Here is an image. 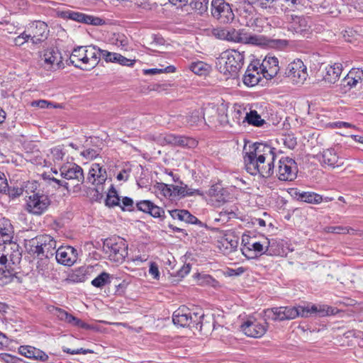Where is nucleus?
<instances>
[{"label": "nucleus", "instance_id": "33", "mask_svg": "<svg viewBox=\"0 0 363 363\" xmlns=\"http://www.w3.org/2000/svg\"><path fill=\"white\" fill-rule=\"evenodd\" d=\"M169 212L174 219H178L191 224H196L198 223H201V221H199L196 216L191 214L187 210L174 209L169 211Z\"/></svg>", "mask_w": 363, "mask_h": 363}, {"label": "nucleus", "instance_id": "58", "mask_svg": "<svg viewBox=\"0 0 363 363\" xmlns=\"http://www.w3.org/2000/svg\"><path fill=\"white\" fill-rule=\"evenodd\" d=\"M51 154L52 155L53 160L55 162H58L62 160L65 152H63V150L62 147L57 146L51 149Z\"/></svg>", "mask_w": 363, "mask_h": 363}, {"label": "nucleus", "instance_id": "14", "mask_svg": "<svg viewBox=\"0 0 363 363\" xmlns=\"http://www.w3.org/2000/svg\"><path fill=\"white\" fill-rule=\"evenodd\" d=\"M156 141L163 145H173L189 147L194 146L196 143L192 138L174 134H161L157 137Z\"/></svg>", "mask_w": 363, "mask_h": 363}, {"label": "nucleus", "instance_id": "62", "mask_svg": "<svg viewBox=\"0 0 363 363\" xmlns=\"http://www.w3.org/2000/svg\"><path fill=\"white\" fill-rule=\"evenodd\" d=\"M284 144L289 149H294L297 145L296 138L293 135H288L284 138Z\"/></svg>", "mask_w": 363, "mask_h": 363}, {"label": "nucleus", "instance_id": "19", "mask_svg": "<svg viewBox=\"0 0 363 363\" xmlns=\"http://www.w3.org/2000/svg\"><path fill=\"white\" fill-rule=\"evenodd\" d=\"M61 53L58 50L53 48H48L44 51L41 57L42 66L47 70H51L55 67H60L62 63Z\"/></svg>", "mask_w": 363, "mask_h": 363}, {"label": "nucleus", "instance_id": "6", "mask_svg": "<svg viewBox=\"0 0 363 363\" xmlns=\"http://www.w3.org/2000/svg\"><path fill=\"white\" fill-rule=\"evenodd\" d=\"M103 250L110 260L117 263L123 262L128 255V245L125 240L120 237L106 238L103 242Z\"/></svg>", "mask_w": 363, "mask_h": 363}, {"label": "nucleus", "instance_id": "53", "mask_svg": "<svg viewBox=\"0 0 363 363\" xmlns=\"http://www.w3.org/2000/svg\"><path fill=\"white\" fill-rule=\"evenodd\" d=\"M123 211H133L135 209L133 200L128 196L122 199V205L119 206Z\"/></svg>", "mask_w": 363, "mask_h": 363}, {"label": "nucleus", "instance_id": "24", "mask_svg": "<svg viewBox=\"0 0 363 363\" xmlns=\"http://www.w3.org/2000/svg\"><path fill=\"white\" fill-rule=\"evenodd\" d=\"M259 62L251 63L244 75L243 82L248 86H253L259 83L261 79V72L259 68Z\"/></svg>", "mask_w": 363, "mask_h": 363}, {"label": "nucleus", "instance_id": "51", "mask_svg": "<svg viewBox=\"0 0 363 363\" xmlns=\"http://www.w3.org/2000/svg\"><path fill=\"white\" fill-rule=\"evenodd\" d=\"M113 59L114 62L123 66L133 67L135 63V60L128 59L119 53H117L116 58Z\"/></svg>", "mask_w": 363, "mask_h": 363}, {"label": "nucleus", "instance_id": "40", "mask_svg": "<svg viewBox=\"0 0 363 363\" xmlns=\"http://www.w3.org/2000/svg\"><path fill=\"white\" fill-rule=\"evenodd\" d=\"M178 185H169L164 183H158L157 189L162 194V195L167 198H174L178 196L176 192V187Z\"/></svg>", "mask_w": 363, "mask_h": 363}, {"label": "nucleus", "instance_id": "25", "mask_svg": "<svg viewBox=\"0 0 363 363\" xmlns=\"http://www.w3.org/2000/svg\"><path fill=\"white\" fill-rule=\"evenodd\" d=\"M69 63L77 68L87 70L86 65V46H79L74 48L69 59Z\"/></svg>", "mask_w": 363, "mask_h": 363}, {"label": "nucleus", "instance_id": "9", "mask_svg": "<svg viewBox=\"0 0 363 363\" xmlns=\"http://www.w3.org/2000/svg\"><path fill=\"white\" fill-rule=\"evenodd\" d=\"M51 204L49 196L42 193H34L26 200V210L35 216H41L47 211Z\"/></svg>", "mask_w": 363, "mask_h": 363}, {"label": "nucleus", "instance_id": "21", "mask_svg": "<svg viewBox=\"0 0 363 363\" xmlns=\"http://www.w3.org/2000/svg\"><path fill=\"white\" fill-rule=\"evenodd\" d=\"M50 312L60 320L65 321L71 325L77 326L84 329L89 328V325L86 323L60 308L52 306L50 309Z\"/></svg>", "mask_w": 363, "mask_h": 363}, {"label": "nucleus", "instance_id": "15", "mask_svg": "<svg viewBox=\"0 0 363 363\" xmlns=\"http://www.w3.org/2000/svg\"><path fill=\"white\" fill-rule=\"evenodd\" d=\"M311 28L310 17L304 16L291 15L289 20V30L296 33L305 35L309 33Z\"/></svg>", "mask_w": 363, "mask_h": 363}, {"label": "nucleus", "instance_id": "47", "mask_svg": "<svg viewBox=\"0 0 363 363\" xmlns=\"http://www.w3.org/2000/svg\"><path fill=\"white\" fill-rule=\"evenodd\" d=\"M110 278L111 276L108 273L103 272L91 281V284L96 288H102L111 283Z\"/></svg>", "mask_w": 363, "mask_h": 363}, {"label": "nucleus", "instance_id": "30", "mask_svg": "<svg viewBox=\"0 0 363 363\" xmlns=\"http://www.w3.org/2000/svg\"><path fill=\"white\" fill-rule=\"evenodd\" d=\"M267 18L263 17L261 14L257 13L253 18H250L248 21H245V26L251 28L254 31L261 33L268 26Z\"/></svg>", "mask_w": 363, "mask_h": 363}, {"label": "nucleus", "instance_id": "26", "mask_svg": "<svg viewBox=\"0 0 363 363\" xmlns=\"http://www.w3.org/2000/svg\"><path fill=\"white\" fill-rule=\"evenodd\" d=\"M226 34H228L225 40L228 41L235 42V43H250L252 44H257V38L255 35H250L247 37L245 33H243L241 30H235V28H230L227 30Z\"/></svg>", "mask_w": 363, "mask_h": 363}, {"label": "nucleus", "instance_id": "29", "mask_svg": "<svg viewBox=\"0 0 363 363\" xmlns=\"http://www.w3.org/2000/svg\"><path fill=\"white\" fill-rule=\"evenodd\" d=\"M190 314V309L182 306L176 310L172 315V321L174 324L179 325L181 327L189 326V315Z\"/></svg>", "mask_w": 363, "mask_h": 363}, {"label": "nucleus", "instance_id": "52", "mask_svg": "<svg viewBox=\"0 0 363 363\" xmlns=\"http://www.w3.org/2000/svg\"><path fill=\"white\" fill-rule=\"evenodd\" d=\"M219 218H216V220H222L227 222L229 219L235 218L236 214L233 210L230 209H223L218 214Z\"/></svg>", "mask_w": 363, "mask_h": 363}, {"label": "nucleus", "instance_id": "32", "mask_svg": "<svg viewBox=\"0 0 363 363\" xmlns=\"http://www.w3.org/2000/svg\"><path fill=\"white\" fill-rule=\"evenodd\" d=\"M254 5V4H250L244 1L240 4L238 12L243 21V24L245 25V21H248L250 18H253L257 13Z\"/></svg>", "mask_w": 363, "mask_h": 363}, {"label": "nucleus", "instance_id": "8", "mask_svg": "<svg viewBox=\"0 0 363 363\" xmlns=\"http://www.w3.org/2000/svg\"><path fill=\"white\" fill-rule=\"evenodd\" d=\"M256 4L270 14H278L288 11H294L302 6L301 0H259Z\"/></svg>", "mask_w": 363, "mask_h": 363}, {"label": "nucleus", "instance_id": "54", "mask_svg": "<svg viewBox=\"0 0 363 363\" xmlns=\"http://www.w3.org/2000/svg\"><path fill=\"white\" fill-rule=\"evenodd\" d=\"M96 187L92 190V199L95 201H101L104 197V187L103 184H94Z\"/></svg>", "mask_w": 363, "mask_h": 363}, {"label": "nucleus", "instance_id": "17", "mask_svg": "<svg viewBox=\"0 0 363 363\" xmlns=\"http://www.w3.org/2000/svg\"><path fill=\"white\" fill-rule=\"evenodd\" d=\"M259 70L266 79H272L279 71V60L274 56L267 55L259 65Z\"/></svg>", "mask_w": 363, "mask_h": 363}, {"label": "nucleus", "instance_id": "18", "mask_svg": "<svg viewBox=\"0 0 363 363\" xmlns=\"http://www.w3.org/2000/svg\"><path fill=\"white\" fill-rule=\"evenodd\" d=\"M243 333L251 337L258 338L263 336L267 328V320L264 323H260L256 320H247L241 325Z\"/></svg>", "mask_w": 363, "mask_h": 363}, {"label": "nucleus", "instance_id": "1", "mask_svg": "<svg viewBox=\"0 0 363 363\" xmlns=\"http://www.w3.org/2000/svg\"><path fill=\"white\" fill-rule=\"evenodd\" d=\"M243 153L245 169L251 175L269 178L273 174L277 157L275 147L267 143H255L248 149L245 147Z\"/></svg>", "mask_w": 363, "mask_h": 363}, {"label": "nucleus", "instance_id": "20", "mask_svg": "<svg viewBox=\"0 0 363 363\" xmlns=\"http://www.w3.org/2000/svg\"><path fill=\"white\" fill-rule=\"evenodd\" d=\"M13 228L11 221L5 218L0 219V246L5 250L10 244H17L13 241Z\"/></svg>", "mask_w": 363, "mask_h": 363}, {"label": "nucleus", "instance_id": "41", "mask_svg": "<svg viewBox=\"0 0 363 363\" xmlns=\"http://www.w3.org/2000/svg\"><path fill=\"white\" fill-rule=\"evenodd\" d=\"M190 69L196 74L206 75L209 72L210 66L204 62L197 61L191 63Z\"/></svg>", "mask_w": 363, "mask_h": 363}, {"label": "nucleus", "instance_id": "12", "mask_svg": "<svg viewBox=\"0 0 363 363\" xmlns=\"http://www.w3.org/2000/svg\"><path fill=\"white\" fill-rule=\"evenodd\" d=\"M60 176L72 182L73 186H79L84 182L83 169L75 163L65 164L60 169Z\"/></svg>", "mask_w": 363, "mask_h": 363}, {"label": "nucleus", "instance_id": "37", "mask_svg": "<svg viewBox=\"0 0 363 363\" xmlns=\"http://www.w3.org/2000/svg\"><path fill=\"white\" fill-rule=\"evenodd\" d=\"M224 191L223 188L220 184H216L210 187L207 194L211 198H214L215 201L220 203L225 201Z\"/></svg>", "mask_w": 363, "mask_h": 363}, {"label": "nucleus", "instance_id": "60", "mask_svg": "<svg viewBox=\"0 0 363 363\" xmlns=\"http://www.w3.org/2000/svg\"><path fill=\"white\" fill-rule=\"evenodd\" d=\"M199 284L201 285H211L216 280L208 274H201L197 275Z\"/></svg>", "mask_w": 363, "mask_h": 363}, {"label": "nucleus", "instance_id": "5", "mask_svg": "<svg viewBox=\"0 0 363 363\" xmlns=\"http://www.w3.org/2000/svg\"><path fill=\"white\" fill-rule=\"evenodd\" d=\"M28 251L30 255L38 257H42L49 259L55 254L56 241L49 235H40L29 240Z\"/></svg>", "mask_w": 363, "mask_h": 363}, {"label": "nucleus", "instance_id": "4", "mask_svg": "<svg viewBox=\"0 0 363 363\" xmlns=\"http://www.w3.org/2000/svg\"><path fill=\"white\" fill-rule=\"evenodd\" d=\"M244 52L228 50L223 52L216 59V68L224 75L235 77L244 65Z\"/></svg>", "mask_w": 363, "mask_h": 363}, {"label": "nucleus", "instance_id": "59", "mask_svg": "<svg viewBox=\"0 0 363 363\" xmlns=\"http://www.w3.org/2000/svg\"><path fill=\"white\" fill-rule=\"evenodd\" d=\"M32 357L33 359H36L40 362H47L48 359V355L43 351L36 347L34 348Z\"/></svg>", "mask_w": 363, "mask_h": 363}, {"label": "nucleus", "instance_id": "61", "mask_svg": "<svg viewBox=\"0 0 363 363\" xmlns=\"http://www.w3.org/2000/svg\"><path fill=\"white\" fill-rule=\"evenodd\" d=\"M148 214L154 218H162L164 215V211L162 208L159 207L152 203V207H150Z\"/></svg>", "mask_w": 363, "mask_h": 363}, {"label": "nucleus", "instance_id": "56", "mask_svg": "<svg viewBox=\"0 0 363 363\" xmlns=\"http://www.w3.org/2000/svg\"><path fill=\"white\" fill-rule=\"evenodd\" d=\"M30 37V33L27 31L21 33L19 35L16 37L13 40V43L16 46H21L26 42L28 41Z\"/></svg>", "mask_w": 363, "mask_h": 363}, {"label": "nucleus", "instance_id": "55", "mask_svg": "<svg viewBox=\"0 0 363 363\" xmlns=\"http://www.w3.org/2000/svg\"><path fill=\"white\" fill-rule=\"evenodd\" d=\"M135 206L138 211L149 213L150 207H152V202L149 200H142L137 202Z\"/></svg>", "mask_w": 363, "mask_h": 363}, {"label": "nucleus", "instance_id": "16", "mask_svg": "<svg viewBox=\"0 0 363 363\" xmlns=\"http://www.w3.org/2000/svg\"><path fill=\"white\" fill-rule=\"evenodd\" d=\"M55 255L57 262L65 266L73 265L78 257L77 250L72 246H61Z\"/></svg>", "mask_w": 363, "mask_h": 363}, {"label": "nucleus", "instance_id": "42", "mask_svg": "<svg viewBox=\"0 0 363 363\" xmlns=\"http://www.w3.org/2000/svg\"><path fill=\"white\" fill-rule=\"evenodd\" d=\"M204 120L202 110H194L186 116V123L190 126L198 125Z\"/></svg>", "mask_w": 363, "mask_h": 363}, {"label": "nucleus", "instance_id": "34", "mask_svg": "<svg viewBox=\"0 0 363 363\" xmlns=\"http://www.w3.org/2000/svg\"><path fill=\"white\" fill-rule=\"evenodd\" d=\"M220 243L227 252H232L238 247V241L233 233H226L221 238Z\"/></svg>", "mask_w": 363, "mask_h": 363}, {"label": "nucleus", "instance_id": "35", "mask_svg": "<svg viewBox=\"0 0 363 363\" xmlns=\"http://www.w3.org/2000/svg\"><path fill=\"white\" fill-rule=\"evenodd\" d=\"M86 269L84 268H79L70 273L65 279L67 284L81 283L86 280Z\"/></svg>", "mask_w": 363, "mask_h": 363}, {"label": "nucleus", "instance_id": "44", "mask_svg": "<svg viewBox=\"0 0 363 363\" xmlns=\"http://www.w3.org/2000/svg\"><path fill=\"white\" fill-rule=\"evenodd\" d=\"M32 32L33 35L43 37L47 38L48 26L42 21H37L33 23Z\"/></svg>", "mask_w": 363, "mask_h": 363}, {"label": "nucleus", "instance_id": "23", "mask_svg": "<svg viewBox=\"0 0 363 363\" xmlns=\"http://www.w3.org/2000/svg\"><path fill=\"white\" fill-rule=\"evenodd\" d=\"M107 179V174L105 169L98 163L91 164L89 171L87 181L94 184H104Z\"/></svg>", "mask_w": 363, "mask_h": 363}, {"label": "nucleus", "instance_id": "48", "mask_svg": "<svg viewBox=\"0 0 363 363\" xmlns=\"http://www.w3.org/2000/svg\"><path fill=\"white\" fill-rule=\"evenodd\" d=\"M325 231L335 234H351L353 233L354 230L352 228L343 226H328L325 228Z\"/></svg>", "mask_w": 363, "mask_h": 363}, {"label": "nucleus", "instance_id": "46", "mask_svg": "<svg viewBox=\"0 0 363 363\" xmlns=\"http://www.w3.org/2000/svg\"><path fill=\"white\" fill-rule=\"evenodd\" d=\"M189 6L193 10L201 15L208 10V0H190Z\"/></svg>", "mask_w": 363, "mask_h": 363}, {"label": "nucleus", "instance_id": "3", "mask_svg": "<svg viewBox=\"0 0 363 363\" xmlns=\"http://www.w3.org/2000/svg\"><path fill=\"white\" fill-rule=\"evenodd\" d=\"M0 256V286L11 283L14 278L20 279L21 273V262L22 254L18 244H10L5 250H1Z\"/></svg>", "mask_w": 363, "mask_h": 363}, {"label": "nucleus", "instance_id": "36", "mask_svg": "<svg viewBox=\"0 0 363 363\" xmlns=\"http://www.w3.org/2000/svg\"><path fill=\"white\" fill-rule=\"evenodd\" d=\"M181 186L176 187V192L177 193L178 196L181 198H184L186 196H191L195 194L203 196V192L199 189H194L192 188H189L186 184H184L182 182H180Z\"/></svg>", "mask_w": 363, "mask_h": 363}, {"label": "nucleus", "instance_id": "39", "mask_svg": "<svg viewBox=\"0 0 363 363\" xmlns=\"http://www.w3.org/2000/svg\"><path fill=\"white\" fill-rule=\"evenodd\" d=\"M215 329V321L211 317L204 315V320H201L199 328L197 329L203 335H208Z\"/></svg>", "mask_w": 363, "mask_h": 363}, {"label": "nucleus", "instance_id": "27", "mask_svg": "<svg viewBox=\"0 0 363 363\" xmlns=\"http://www.w3.org/2000/svg\"><path fill=\"white\" fill-rule=\"evenodd\" d=\"M325 70V73L323 75V79L325 83L333 84L339 79L342 72V65L340 63H334L327 66Z\"/></svg>", "mask_w": 363, "mask_h": 363}, {"label": "nucleus", "instance_id": "50", "mask_svg": "<svg viewBox=\"0 0 363 363\" xmlns=\"http://www.w3.org/2000/svg\"><path fill=\"white\" fill-rule=\"evenodd\" d=\"M82 23L89 25L101 26L105 23V21L101 18L84 13Z\"/></svg>", "mask_w": 363, "mask_h": 363}, {"label": "nucleus", "instance_id": "7", "mask_svg": "<svg viewBox=\"0 0 363 363\" xmlns=\"http://www.w3.org/2000/svg\"><path fill=\"white\" fill-rule=\"evenodd\" d=\"M266 240L267 245L264 246V243H261L260 242H254L248 237L246 240L243 238L242 247L241 248L242 255L248 259H254L262 255H276L277 252L272 250L275 241L274 240Z\"/></svg>", "mask_w": 363, "mask_h": 363}, {"label": "nucleus", "instance_id": "10", "mask_svg": "<svg viewBox=\"0 0 363 363\" xmlns=\"http://www.w3.org/2000/svg\"><path fill=\"white\" fill-rule=\"evenodd\" d=\"M211 15L221 23H228L233 21L235 15L230 5L225 0H212Z\"/></svg>", "mask_w": 363, "mask_h": 363}, {"label": "nucleus", "instance_id": "49", "mask_svg": "<svg viewBox=\"0 0 363 363\" xmlns=\"http://www.w3.org/2000/svg\"><path fill=\"white\" fill-rule=\"evenodd\" d=\"M353 77L350 76L348 73L347 76L341 81V86L343 87L344 91L346 92L354 87L357 84V79H352Z\"/></svg>", "mask_w": 363, "mask_h": 363}, {"label": "nucleus", "instance_id": "28", "mask_svg": "<svg viewBox=\"0 0 363 363\" xmlns=\"http://www.w3.org/2000/svg\"><path fill=\"white\" fill-rule=\"evenodd\" d=\"M101 49L96 45L86 46V65L87 70L95 67L100 60Z\"/></svg>", "mask_w": 363, "mask_h": 363}, {"label": "nucleus", "instance_id": "43", "mask_svg": "<svg viewBox=\"0 0 363 363\" xmlns=\"http://www.w3.org/2000/svg\"><path fill=\"white\" fill-rule=\"evenodd\" d=\"M189 319H190L189 327L197 330L199 328L201 320H204V313L201 309H199L196 312L190 310Z\"/></svg>", "mask_w": 363, "mask_h": 363}, {"label": "nucleus", "instance_id": "38", "mask_svg": "<svg viewBox=\"0 0 363 363\" xmlns=\"http://www.w3.org/2000/svg\"><path fill=\"white\" fill-rule=\"evenodd\" d=\"M105 204L108 207L120 206V197L113 184L111 185L107 193Z\"/></svg>", "mask_w": 363, "mask_h": 363}, {"label": "nucleus", "instance_id": "11", "mask_svg": "<svg viewBox=\"0 0 363 363\" xmlns=\"http://www.w3.org/2000/svg\"><path fill=\"white\" fill-rule=\"evenodd\" d=\"M296 162L292 158L281 157L279 162L278 178L281 181H294L297 177Z\"/></svg>", "mask_w": 363, "mask_h": 363}, {"label": "nucleus", "instance_id": "31", "mask_svg": "<svg viewBox=\"0 0 363 363\" xmlns=\"http://www.w3.org/2000/svg\"><path fill=\"white\" fill-rule=\"evenodd\" d=\"M294 191V195L298 201L306 202L308 203L318 204L322 202V196L311 191H300L297 189Z\"/></svg>", "mask_w": 363, "mask_h": 363}, {"label": "nucleus", "instance_id": "13", "mask_svg": "<svg viewBox=\"0 0 363 363\" xmlns=\"http://www.w3.org/2000/svg\"><path fill=\"white\" fill-rule=\"evenodd\" d=\"M284 74L295 84H303L308 77L306 66L299 59L289 64Z\"/></svg>", "mask_w": 363, "mask_h": 363}, {"label": "nucleus", "instance_id": "63", "mask_svg": "<svg viewBox=\"0 0 363 363\" xmlns=\"http://www.w3.org/2000/svg\"><path fill=\"white\" fill-rule=\"evenodd\" d=\"M116 52H111L101 49L100 57H101L106 62H114L113 58H116Z\"/></svg>", "mask_w": 363, "mask_h": 363}, {"label": "nucleus", "instance_id": "64", "mask_svg": "<svg viewBox=\"0 0 363 363\" xmlns=\"http://www.w3.org/2000/svg\"><path fill=\"white\" fill-rule=\"evenodd\" d=\"M350 76L353 77L352 79H357L359 82L363 79V69L362 68H353L349 72Z\"/></svg>", "mask_w": 363, "mask_h": 363}, {"label": "nucleus", "instance_id": "45", "mask_svg": "<svg viewBox=\"0 0 363 363\" xmlns=\"http://www.w3.org/2000/svg\"><path fill=\"white\" fill-rule=\"evenodd\" d=\"M245 120L249 124L257 127H260L265 123L257 112L252 110L246 114Z\"/></svg>", "mask_w": 363, "mask_h": 363}, {"label": "nucleus", "instance_id": "57", "mask_svg": "<svg viewBox=\"0 0 363 363\" xmlns=\"http://www.w3.org/2000/svg\"><path fill=\"white\" fill-rule=\"evenodd\" d=\"M34 348V347L30 345H21L18 347V352L27 358L33 359L32 354Z\"/></svg>", "mask_w": 363, "mask_h": 363}, {"label": "nucleus", "instance_id": "22", "mask_svg": "<svg viewBox=\"0 0 363 363\" xmlns=\"http://www.w3.org/2000/svg\"><path fill=\"white\" fill-rule=\"evenodd\" d=\"M320 157L319 160L323 167L335 168L344 164V160L340 157L333 148L323 150Z\"/></svg>", "mask_w": 363, "mask_h": 363}, {"label": "nucleus", "instance_id": "2", "mask_svg": "<svg viewBox=\"0 0 363 363\" xmlns=\"http://www.w3.org/2000/svg\"><path fill=\"white\" fill-rule=\"evenodd\" d=\"M339 312L337 308L327 305L307 303L305 306L296 305L274 307L265 309L264 320L284 321L295 319L298 317L308 318L311 316L325 317L335 315Z\"/></svg>", "mask_w": 363, "mask_h": 363}]
</instances>
